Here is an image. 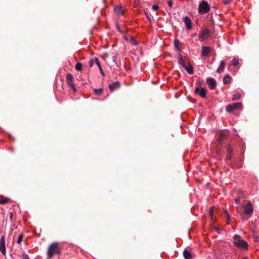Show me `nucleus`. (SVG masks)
<instances>
[{"label": "nucleus", "instance_id": "nucleus-1", "mask_svg": "<svg viewBox=\"0 0 259 259\" xmlns=\"http://www.w3.org/2000/svg\"><path fill=\"white\" fill-rule=\"evenodd\" d=\"M60 252V248L59 247L58 243L56 242L53 243L48 248L47 251L48 257L49 259H51L54 255L59 254Z\"/></svg>", "mask_w": 259, "mask_h": 259}, {"label": "nucleus", "instance_id": "nucleus-2", "mask_svg": "<svg viewBox=\"0 0 259 259\" xmlns=\"http://www.w3.org/2000/svg\"><path fill=\"white\" fill-rule=\"evenodd\" d=\"M233 239L234 244L240 248L247 249L248 248V243L244 240L240 239V236L237 234L234 235Z\"/></svg>", "mask_w": 259, "mask_h": 259}, {"label": "nucleus", "instance_id": "nucleus-3", "mask_svg": "<svg viewBox=\"0 0 259 259\" xmlns=\"http://www.w3.org/2000/svg\"><path fill=\"white\" fill-rule=\"evenodd\" d=\"M210 7L206 1L203 0L201 3H200L199 6V11L200 13H208Z\"/></svg>", "mask_w": 259, "mask_h": 259}, {"label": "nucleus", "instance_id": "nucleus-4", "mask_svg": "<svg viewBox=\"0 0 259 259\" xmlns=\"http://www.w3.org/2000/svg\"><path fill=\"white\" fill-rule=\"evenodd\" d=\"M242 105L241 103H234L229 104L226 107V111L228 112H231L233 110L239 108Z\"/></svg>", "mask_w": 259, "mask_h": 259}, {"label": "nucleus", "instance_id": "nucleus-5", "mask_svg": "<svg viewBox=\"0 0 259 259\" xmlns=\"http://www.w3.org/2000/svg\"><path fill=\"white\" fill-rule=\"evenodd\" d=\"M227 137V133L226 132H221L217 138V143L220 146L222 145L223 141Z\"/></svg>", "mask_w": 259, "mask_h": 259}, {"label": "nucleus", "instance_id": "nucleus-6", "mask_svg": "<svg viewBox=\"0 0 259 259\" xmlns=\"http://www.w3.org/2000/svg\"><path fill=\"white\" fill-rule=\"evenodd\" d=\"M244 212L246 214H251L253 212V207L250 201L247 202L244 207Z\"/></svg>", "mask_w": 259, "mask_h": 259}, {"label": "nucleus", "instance_id": "nucleus-7", "mask_svg": "<svg viewBox=\"0 0 259 259\" xmlns=\"http://www.w3.org/2000/svg\"><path fill=\"white\" fill-rule=\"evenodd\" d=\"M66 81L67 84L71 87L74 91H75V87L74 84H73V75L70 73H67L66 76Z\"/></svg>", "mask_w": 259, "mask_h": 259}, {"label": "nucleus", "instance_id": "nucleus-8", "mask_svg": "<svg viewBox=\"0 0 259 259\" xmlns=\"http://www.w3.org/2000/svg\"><path fill=\"white\" fill-rule=\"evenodd\" d=\"M210 32L209 29L204 28L202 30L201 34L199 35V37L202 41L206 39L210 35Z\"/></svg>", "mask_w": 259, "mask_h": 259}, {"label": "nucleus", "instance_id": "nucleus-9", "mask_svg": "<svg viewBox=\"0 0 259 259\" xmlns=\"http://www.w3.org/2000/svg\"><path fill=\"white\" fill-rule=\"evenodd\" d=\"M0 251L3 255L6 254L5 237L4 235L0 239Z\"/></svg>", "mask_w": 259, "mask_h": 259}, {"label": "nucleus", "instance_id": "nucleus-10", "mask_svg": "<svg viewBox=\"0 0 259 259\" xmlns=\"http://www.w3.org/2000/svg\"><path fill=\"white\" fill-rule=\"evenodd\" d=\"M194 93L197 95H199L202 98L206 97V90L203 88H201V89L198 87L196 88Z\"/></svg>", "mask_w": 259, "mask_h": 259}, {"label": "nucleus", "instance_id": "nucleus-11", "mask_svg": "<svg viewBox=\"0 0 259 259\" xmlns=\"http://www.w3.org/2000/svg\"><path fill=\"white\" fill-rule=\"evenodd\" d=\"M206 83L211 89H214L216 87V81L213 78H208L206 79Z\"/></svg>", "mask_w": 259, "mask_h": 259}, {"label": "nucleus", "instance_id": "nucleus-12", "mask_svg": "<svg viewBox=\"0 0 259 259\" xmlns=\"http://www.w3.org/2000/svg\"><path fill=\"white\" fill-rule=\"evenodd\" d=\"M233 154L232 148L230 145L227 147V153L226 156V160L228 163L230 162L232 155Z\"/></svg>", "mask_w": 259, "mask_h": 259}, {"label": "nucleus", "instance_id": "nucleus-13", "mask_svg": "<svg viewBox=\"0 0 259 259\" xmlns=\"http://www.w3.org/2000/svg\"><path fill=\"white\" fill-rule=\"evenodd\" d=\"M210 48L206 46H202L201 49V55L202 56H207L210 52Z\"/></svg>", "mask_w": 259, "mask_h": 259}, {"label": "nucleus", "instance_id": "nucleus-14", "mask_svg": "<svg viewBox=\"0 0 259 259\" xmlns=\"http://www.w3.org/2000/svg\"><path fill=\"white\" fill-rule=\"evenodd\" d=\"M120 85V83L119 81H115L110 84L109 85V88L111 91H113L114 90L119 88Z\"/></svg>", "mask_w": 259, "mask_h": 259}, {"label": "nucleus", "instance_id": "nucleus-15", "mask_svg": "<svg viewBox=\"0 0 259 259\" xmlns=\"http://www.w3.org/2000/svg\"><path fill=\"white\" fill-rule=\"evenodd\" d=\"M184 22L186 25V28L190 30L192 28V22L191 19L188 16L184 18Z\"/></svg>", "mask_w": 259, "mask_h": 259}, {"label": "nucleus", "instance_id": "nucleus-16", "mask_svg": "<svg viewBox=\"0 0 259 259\" xmlns=\"http://www.w3.org/2000/svg\"><path fill=\"white\" fill-rule=\"evenodd\" d=\"M114 12L117 15H122L123 14V8L121 6H116L114 9Z\"/></svg>", "mask_w": 259, "mask_h": 259}, {"label": "nucleus", "instance_id": "nucleus-17", "mask_svg": "<svg viewBox=\"0 0 259 259\" xmlns=\"http://www.w3.org/2000/svg\"><path fill=\"white\" fill-rule=\"evenodd\" d=\"M225 67V62L224 61L222 60L221 61V64L217 70V72L218 73H220L223 72L224 70Z\"/></svg>", "mask_w": 259, "mask_h": 259}, {"label": "nucleus", "instance_id": "nucleus-18", "mask_svg": "<svg viewBox=\"0 0 259 259\" xmlns=\"http://www.w3.org/2000/svg\"><path fill=\"white\" fill-rule=\"evenodd\" d=\"M95 62L99 68V70H100L101 75L103 76H104L105 75L104 72L103 71V70L102 68L101 65L99 60L97 58H95Z\"/></svg>", "mask_w": 259, "mask_h": 259}, {"label": "nucleus", "instance_id": "nucleus-19", "mask_svg": "<svg viewBox=\"0 0 259 259\" xmlns=\"http://www.w3.org/2000/svg\"><path fill=\"white\" fill-rule=\"evenodd\" d=\"M189 74H193L194 73L193 66L189 64L188 66L186 65L185 67H184Z\"/></svg>", "mask_w": 259, "mask_h": 259}, {"label": "nucleus", "instance_id": "nucleus-20", "mask_svg": "<svg viewBox=\"0 0 259 259\" xmlns=\"http://www.w3.org/2000/svg\"><path fill=\"white\" fill-rule=\"evenodd\" d=\"M178 59H179L178 60L179 63L180 64H181L183 66V68L185 67L186 64L183 59L182 55L181 54H179V55Z\"/></svg>", "mask_w": 259, "mask_h": 259}, {"label": "nucleus", "instance_id": "nucleus-21", "mask_svg": "<svg viewBox=\"0 0 259 259\" xmlns=\"http://www.w3.org/2000/svg\"><path fill=\"white\" fill-rule=\"evenodd\" d=\"M183 254L185 259H192L191 254L187 250H184Z\"/></svg>", "mask_w": 259, "mask_h": 259}, {"label": "nucleus", "instance_id": "nucleus-22", "mask_svg": "<svg viewBox=\"0 0 259 259\" xmlns=\"http://www.w3.org/2000/svg\"><path fill=\"white\" fill-rule=\"evenodd\" d=\"M231 81V77L229 75H226L223 78V83L224 84L229 83Z\"/></svg>", "mask_w": 259, "mask_h": 259}, {"label": "nucleus", "instance_id": "nucleus-23", "mask_svg": "<svg viewBox=\"0 0 259 259\" xmlns=\"http://www.w3.org/2000/svg\"><path fill=\"white\" fill-rule=\"evenodd\" d=\"M240 98H241L240 94V93H236L233 95V98H232V100L233 101L238 100L240 99Z\"/></svg>", "mask_w": 259, "mask_h": 259}, {"label": "nucleus", "instance_id": "nucleus-24", "mask_svg": "<svg viewBox=\"0 0 259 259\" xmlns=\"http://www.w3.org/2000/svg\"><path fill=\"white\" fill-rule=\"evenodd\" d=\"M180 40L178 39H175L174 41L175 47L177 50L180 51V48L179 47Z\"/></svg>", "mask_w": 259, "mask_h": 259}, {"label": "nucleus", "instance_id": "nucleus-25", "mask_svg": "<svg viewBox=\"0 0 259 259\" xmlns=\"http://www.w3.org/2000/svg\"><path fill=\"white\" fill-rule=\"evenodd\" d=\"M75 69L77 71H81L82 69V65L80 63H76L75 65Z\"/></svg>", "mask_w": 259, "mask_h": 259}, {"label": "nucleus", "instance_id": "nucleus-26", "mask_svg": "<svg viewBox=\"0 0 259 259\" xmlns=\"http://www.w3.org/2000/svg\"><path fill=\"white\" fill-rule=\"evenodd\" d=\"M94 91L97 95H101L103 93V90L102 89H95Z\"/></svg>", "mask_w": 259, "mask_h": 259}, {"label": "nucleus", "instance_id": "nucleus-27", "mask_svg": "<svg viewBox=\"0 0 259 259\" xmlns=\"http://www.w3.org/2000/svg\"><path fill=\"white\" fill-rule=\"evenodd\" d=\"M9 199L8 198H4L3 199L0 200V204H5L7 203L9 201Z\"/></svg>", "mask_w": 259, "mask_h": 259}, {"label": "nucleus", "instance_id": "nucleus-28", "mask_svg": "<svg viewBox=\"0 0 259 259\" xmlns=\"http://www.w3.org/2000/svg\"><path fill=\"white\" fill-rule=\"evenodd\" d=\"M209 215L211 217V220H213V219H215V218L213 215V208L212 207L209 210Z\"/></svg>", "mask_w": 259, "mask_h": 259}, {"label": "nucleus", "instance_id": "nucleus-29", "mask_svg": "<svg viewBox=\"0 0 259 259\" xmlns=\"http://www.w3.org/2000/svg\"><path fill=\"white\" fill-rule=\"evenodd\" d=\"M239 64V59L234 58L232 61V65L236 66Z\"/></svg>", "mask_w": 259, "mask_h": 259}, {"label": "nucleus", "instance_id": "nucleus-30", "mask_svg": "<svg viewBox=\"0 0 259 259\" xmlns=\"http://www.w3.org/2000/svg\"><path fill=\"white\" fill-rule=\"evenodd\" d=\"M253 238L255 242L259 241V236L256 233H253Z\"/></svg>", "mask_w": 259, "mask_h": 259}, {"label": "nucleus", "instance_id": "nucleus-31", "mask_svg": "<svg viewBox=\"0 0 259 259\" xmlns=\"http://www.w3.org/2000/svg\"><path fill=\"white\" fill-rule=\"evenodd\" d=\"M23 238V235L22 234H20L18 237V239H17V243L18 244H20V243L21 242L22 239Z\"/></svg>", "mask_w": 259, "mask_h": 259}, {"label": "nucleus", "instance_id": "nucleus-32", "mask_svg": "<svg viewBox=\"0 0 259 259\" xmlns=\"http://www.w3.org/2000/svg\"><path fill=\"white\" fill-rule=\"evenodd\" d=\"M130 41L131 44L134 46L138 45V41L133 37H131Z\"/></svg>", "mask_w": 259, "mask_h": 259}, {"label": "nucleus", "instance_id": "nucleus-33", "mask_svg": "<svg viewBox=\"0 0 259 259\" xmlns=\"http://www.w3.org/2000/svg\"><path fill=\"white\" fill-rule=\"evenodd\" d=\"M152 9L154 11H156V10H157L159 9V7H158V5H154L152 6Z\"/></svg>", "mask_w": 259, "mask_h": 259}, {"label": "nucleus", "instance_id": "nucleus-34", "mask_svg": "<svg viewBox=\"0 0 259 259\" xmlns=\"http://www.w3.org/2000/svg\"><path fill=\"white\" fill-rule=\"evenodd\" d=\"M145 15L146 17H147V19H148V21H149V22H151V19L150 18V17H149V15H148V13H147V12H145Z\"/></svg>", "mask_w": 259, "mask_h": 259}, {"label": "nucleus", "instance_id": "nucleus-35", "mask_svg": "<svg viewBox=\"0 0 259 259\" xmlns=\"http://www.w3.org/2000/svg\"><path fill=\"white\" fill-rule=\"evenodd\" d=\"M22 257L23 259H29V257H28V255L25 253H23L22 255Z\"/></svg>", "mask_w": 259, "mask_h": 259}, {"label": "nucleus", "instance_id": "nucleus-36", "mask_svg": "<svg viewBox=\"0 0 259 259\" xmlns=\"http://www.w3.org/2000/svg\"><path fill=\"white\" fill-rule=\"evenodd\" d=\"M173 2L172 0H169L168 2V5L170 8H171L172 6Z\"/></svg>", "mask_w": 259, "mask_h": 259}, {"label": "nucleus", "instance_id": "nucleus-37", "mask_svg": "<svg viewBox=\"0 0 259 259\" xmlns=\"http://www.w3.org/2000/svg\"><path fill=\"white\" fill-rule=\"evenodd\" d=\"M224 211L225 215L227 217V219L229 220L230 219V215L229 214V213L226 210H224Z\"/></svg>", "mask_w": 259, "mask_h": 259}, {"label": "nucleus", "instance_id": "nucleus-38", "mask_svg": "<svg viewBox=\"0 0 259 259\" xmlns=\"http://www.w3.org/2000/svg\"><path fill=\"white\" fill-rule=\"evenodd\" d=\"M94 61L93 59H92L89 63V66L90 67H92L94 65Z\"/></svg>", "mask_w": 259, "mask_h": 259}, {"label": "nucleus", "instance_id": "nucleus-39", "mask_svg": "<svg viewBox=\"0 0 259 259\" xmlns=\"http://www.w3.org/2000/svg\"><path fill=\"white\" fill-rule=\"evenodd\" d=\"M13 217V213L11 211L9 213V218L11 221L12 220Z\"/></svg>", "mask_w": 259, "mask_h": 259}, {"label": "nucleus", "instance_id": "nucleus-40", "mask_svg": "<svg viewBox=\"0 0 259 259\" xmlns=\"http://www.w3.org/2000/svg\"><path fill=\"white\" fill-rule=\"evenodd\" d=\"M231 2V0H223V2L225 4H228Z\"/></svg>", "mask_w": 259, "mask_h": 259}, {"label": "nucleus", "instance_id": "nucleus-41", "mask_svg": "<svg viewBox=\"0 0 259 259\" xmlns=\"http://www.w3.org/2000/svg\"><path fill=\"white\" fill-rule=\"evenodd\" d=\"M240 199L239 198H236L235 199V202L237 203V204H239L240 203Z\"/></svg>", "mask_w": 259, "mask_h": 259}, {"label": "nucleus", "instance_id": "nucleus-42", "mask_svg": "<svg viewBox=\"0 0 259 259\" xmlns=\"http://www.w3.org/2000/svg\"><path fill=\"white\" fill-rule=\"evenodd\" d=\"M116 27H117V28L118 30V31H120V29L119 26V25L118 24H116Z\"/></svg>", "mask_w": 259, "mask_h": 259}, {"label": "nucleus", "instance_id": "nucleus-43", "mask_svg": "<svg viewBox=\"0 0 259 259\" xmlns=\"http://www.w3.org/2000/svg\"><path fill=\"white\" fill-rule=\"evenodd\" d=\"M214 229L217 231V232H219V228L217 227H214Z\"/></svg>", "mask_w": 259, "mask_h": 259}, {"label": "nucleus", "instance_id": "nucleus-44", "mask_svg": "<svg viewBox=\"0 0 259 259\" xmlns=\"http://www.w3.org/2000/svg\"><path fill=\"white\" fill-rule=\"evenodd\" d=\"M116 58H117V57L116 56H114L113 57V59L114 61H115V60H116Z\"/></svg>", "mask_w": 259, "mask_h": 259}, {"label": "nucleus", "instance_id": "nucleus-45", "mask_svg": "<svg viewBox=\"0 0 259 259\" xmlns=\"http://www.w3.org/2000/svg\"><path fill=\"white\" fill-rule=\"evenodd\" d=\"M229 220H230V219L229 220L228 219V221L227 222V224H229Z\"/></svg>", "mask_w": 259, "mask_h": 259}, {"label": "nucleus", "instance_id": "nucleus-46", "mask_svg": "<svg viewBox=\"0 0 259 259\" xmlns=\"http://www.w3.org/2000/svg\"><path fill=\"white\" fill-rule=\"evenodd\" d=\"M242 259H248L247 257H244Z\"/></svg>", "mask_w": 259, "mask_h": 259}, {"label": "nucleus", "instance_id": "nucleus-47", "mask_svg": "<svg viewBox=\"0 0 259 259\" xmlns=\"http://www.w3.org/2000/svg\"><path fill=\"white\" fill-rule=\"evenodd\" d=\"M90 33H91V34H93V32H92V31H90Z\"/></svg>", "mask_w": 259, "mask_h": 259}]
</instances>
